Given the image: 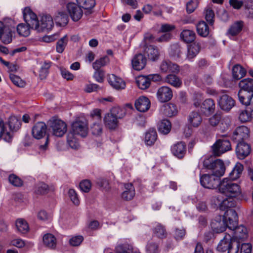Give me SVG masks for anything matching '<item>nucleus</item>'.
Masks as SVG:
<instances>
[{
	"instance_id": "1",
	"label": "nucleus",
	"mask_w": 253,
	"mask_h": 253,
	"mask_svg": "<svg viewBox=\"0 0 253 253\" xmlns=\"http://www.w3.org/2000/svg\"><path fill=\"white\" fill-rule=\"evenodd\" d=\"M240 90L238 95L242 104H248L253 97V79H244L239 83Z\"/></svg>"
},
{
	"instance_id": "2",
	"label": "nucleus",
	"mask_w": 253,
	"mask_h": 253,
	"mask_svg": "<svg viewBox=\"0 0 253 253\" xmlns=\"http://www.w3.org/2000/svg\"><path fill=\"white\" fill-rule=\"evenodd\" d=\"M219 191L230 198H235L242 193L240 186L228 178H224L220 181Z\"/></svg>"
},
{
	"instance_id": "3",
	"label": "nucleus",
	"mask_w": 253,
	"mask_h": 253,
	"mask_svg": "<svg viewBox=\"0 0 253 253\" xmlns=\"http://www.w3.org/2000/svg\"><path fill=\"white\" fill-rule=\"evenodd\" d=\"M49 123L50 129L53 135L62 137L67 132V125L61 120L53 118L49 121Z\"/></svg>"
},
{
	"instance_id": "4",
	"label": "nucleus",
	"mask_w": 253,
	"mask_h": 253,
	"mask_svg": "<svg viewBox=\"0 0 253 253\" xmlns=\"http://www.w3.org/2000/svg\"><path fill=\"white\" fill-rule=\"evenodd\" d=\"M200 183L205 188L214 189L219 187L220 184V178L213 174H204L200 177Z\"/></svg>"
},
{
	"instance_id": "5",
	"label": "nucleus",
	"mask_w": 253,
	"mask_h": 253,
	"mask_svg": "<svg viewBox=\"0 0 253 253\" xmlns=\"http://www.w3.org/2000/svg\"><path fill=\"white\" fill-rule=\"evenodd\" d=\"M212 149L214 155L219 157L222 154L231 150L232 146L229 140L222 138L218 139L213 145Z\"/></svg>"
},
{
	"instance_id": "6",
	"label": "nucleus",
	"mask_w": 253,
	"mask_h": 253,
	"mask_svg": "<svg viewBox=\"0 0 253 253\" xmlns=\"http://www.w3.org/2000/svg\"><path fill=\"white\" fill-rule=\"evenodd\" d=\"M54 23L52 17L49 15H44L42 16L40 22H38L37 28L38 32H48L53 28Z\"/></svg>"
},
{
	"instance_id": "7",
	"label": "nucleus",
	"mask_w": 253,
	"mask_h": 253,
	"mask_svg": "<svg viewBox=\"0 0 253 253\" xmlns=\"http://www.w3.org/2000/svg\"><path fill=\"white\" fill-rule=\"evenodd\" d=\"M24 21L31 29L36 30L38 25V20L36 14L29 7L24 8L23 11Z\"/></svg>"
},
{
	"instance_id": "8",
	"label": "nucleus",
	"mask_w": 253,
	"mask_h": 253,
	"mask_svg": "<svg viewBox=\"0 0 253 253\" xmlns=\"http://www.w3.org/2000/svg\"><path fill=\"white\" fill-rule=\"evenodd\" d=\"M87 124L85 120H78L74 122L72 125V133L85 137L87 134Z\"/></svg>"
},
{
	"instance_id": "9",
	"label": "nucleus",
	"mask_w": 253,
	"mask_h": 253,
	"mask_svg": "<svg viewBox=\"0 0 253 253\" xmlns=\"http://www.w3.org/2000/svg\"><path fill=\"white\" fill-rule=\"evenodd\" d=\"M232 230V236L231 238L232 240L239 241V243L242 242L248 237V232L247 228L243 225L237 226L232 229H229Z\"/></svg>"
},
{
	"instance_id": "10",
	"label": "nucleus",
	"mask_w": 253,
	"mask_h": 253,
	"mask_svg": "<svg viewBox=\"0 0 253 253\" xmlns=\"http://www.w3.org/2000/svg\"><path fill=\"white\" fill-rule=\"evenodd\" d=\"M67 9L71 19L75 22L78 21L83 15V10L78 4L69 3L67 5Z\"/></svg>"
},
{
	"instance_id": "11",
	"label": "nucleus",
	"mask_w": 253,
	"mask_h": 253,
	"mask_svg": "<svg viewBox=\"0 0 253 253\" xmlns=\"http://www.w3.org/2000/svg\"><path fill=\"white\" fill-rule=\"evenodd\" d=\"M225 221L228 223V228L232 229L238 224V217L236 211L232 209H227L223 216Z\"/></svg>"
},
{
	"instance_id": "12",
	"label": "nucleus",
	"mask_w": 253,
	"mask_h": 253,
	"mask_svg": "<svg viewBox=\"0 0 253 253\" xmlns=\"http://www.w3.org/2000/svg\"><path fill=\"white\" fill-rule=\"evenodd\" d=\"M211 225L212 229L218 233L222 232L228 228V223L221 215H217L212 220Z\"/></svg>"
},
{
	"instance_id": "13",
	"label": "nucleus",
	"mask_w": 253,
	"mask_h": 253,
	"mask_svg": "<svg viewBox=\"0 0 253 253\" xmlns=\"http://www.w3.org/2000/svg\"><path fill=\"white\" fill-rule=\"evenodd\" d=\"M218 103L222 110L229 111L235 105V101L228 95L223 93L219 96Z\"/></svg>"
},
{
	"instance_id": "14",
	"label": "nucleus",
	"mask_w": 253,
	"mask_h": 253,
	"mask_svg": "<svg viewBox=\"0 0 253 253\" xmlns=\"http://www.w3.org/2000/svg\"><path fill=\"white\" fill-rule=\"evenodd\" d=\"M172 91L168 86H163L160 87L157 92V97L161 102H166L169 101L172 97Z\"/></svg>"
},
{
	"instance_id": "15",
	"label": "nucleus",
	"mask_w": 253,
	"mask_h": 253,
	"mask_svg": "<svg viewBox=\"0 0 253 253\" xmlns=\"http://www.w3.org/2000/svg\"><path fill=\"white\" fill-rule=\"evenodd\" d=\"M249 130L245 126H242L238 127L232 134V139L237 142H243L244 139L249 137Z\"/></svg>"
},
{
	"instance_id": "16",
	"label": "nucleus",
	"mask_w": 253,
	"mask_h": 253,
	"mask_svg": "<svg viewBox=\"0 0 253 253\" xmlns=\"http://www.w3.org/2000/svg\"><path fill=\"white\" fill-rule=\"evenodd\" d=\"M251 151L250 145L245 142H240L236 146V153L239 159H245L250 154Z\"/></svg>"
},
{
	"instance_id": "17",
	"label": "nucleus",
	"mask_w": 253,
	"mask_h": 253,
	"mask_svg": "<svg viewBox=\"0 0 253 253\" xmlns=\"http://www.w3.org/2000/svg\"><path fill=\"white\" fill-rule=\"evenodd\" d=\"M147 59L142 53H138L134 55L131 60L132 68L137 71L144 69L146 65Z\"/></svg>"
},
{
	"instance_id": "18",
	"label": "nucleus",
	"mask_w": 253,
	"mask_h": 253,
	"mask_svg": "<svg viewBox=\"0 0 253 253\" xmlns=\"http://www.w3.org/2000/svg\"><path fill=\"white\" fill-rule=\"evenodd\" d=\"M12 34L10 28L0 22V40L4 44L9 43L12 41Z\"/></svg>"
},
{
	"instance_id": "19",
	"label": "nucleus",
	"mask_w": 253,
	"mask_h": 253,
	"mask_svg": "<svg viewBox=\"0 0 253 253\" xmlns=\"http://www.w3.org/2000/svg\"><path fill=\"white\" fill-rule=\"evenodd\" d=\"M108 81L110 85L117 90L124 89L126 86L125 81H123L122 79L114 74H111L108 76Z\"/></svg>"
},
{
	"instance_id": "20",
	"label": "nucleus",
	"mask_w": 253,
	"mask_h": 253,
	"mask_svg": "<svg viewBox=\"0 0 253 253\" xmlns=\"http://www.w3.org/2000/svg\"><path fill=\"white\" fill-rule=\"evenodd\" d=\"M46 129L47 126L45 123L40 122L33 127L32 133L34 138L39 139L45 135Z\"/></svg>"
},
{
	"instance_id": "21",
	"label": "nucleus",
	"mask_w": 253,
	"mask_h": 253,
	"mask_svg": "<svg viewBox=\"0 0 253 253\" xmlns=\"http://www.w3.org/2000/svg\"><path fill=\"white\" fill-rule=\"evenodd\" d=\"M150 104V101L147 97L140 96L135 101V107L139 112H145L149 110Z\"/></svg>"
},
{
	"instance_id": "22",
	"label": "nucleus",
	"mask_w": 253,
	"mask_h": 253,
	"mask_svg": "<svg viewBox=\"0 0 253 253\" xmlns=\"http://www.w3.org/2000/svg\"><path fill=\"white\" fill-rule=\"evenodd\" d=\"M144 53L147 55L148 59L152 61H156L159 58V50L156 46L146 45L144 48Z\"/></svg>"
},
{
	"instance_id": "23",
	"label": "nucleus",
	"mask_w": 253,
	"mask_h": 253,
	"mask_svg": "<svg viewBox=\"0 0 253 253\" xmlns=\"http://www.w3.org/2000/svg\"><path fill=\"white\" fill-rule=\"evenodd\" d=\"M172 153L179 159L184 157L186 152V144L183 142H179L174 144L171 148Z\"/></svg>"
},
{
	"instance_id": "24",
	"label": "nucleus",
	"mask_w": 253,
	"mask_h": 253,
	"mask_svg": "<svg viewBox=\"0 0 253 253\" xmlns=\"http://www.w3.org/2000/svg\"><path fill=\"white\" fill-rule=\"evenodd\" d=\"M215 108L214 101L211 99L205 100L201 106V111L207 116L213 114L214 112Z\"/></svg>"
},
{
	"instance_id": "25",
	"label": "nucleus",
	"mask_w": 253,
	"mask_h": 253,
	"mask_svg": "<svg viewBox=\"0 0 253 253\" xmlns=\"http://www.w3.org/2000/svg\"><path fill=\"white\" fill-rule=\"evenodd\" d=\"M212 170V174L218 176L219 178L223 175L225 171V167L223 162L220 159L214 160Z\"/></svg>"
},
{
	"instance_id": "26",
	"label": "nucleus",
	"mask_w": 253,
	"mask_h": 253,
	"mask_svg": "<svg viewBox=\"0 0 253 253\" xmlns=\"http://www.w3.org/2000/svg\"><path fill=\"white\" fill-rule=\"evenodd\" d=\"M160 70L164 73L170 72L177 73L179 71V67L177 64L172 63L169 60H163L160 65Z\"/></svg>"
},
{
	"instance_id": "27",
	"label": "nucleus",
	"mask_w": 253,
	"mask_h": 253,
	"mask_svg": "<svg viewBox=\"0 0 253 253\" xmlns=\"http://www.w3.org/2000/svg\"><path fill=\"white\" fill-rule=\"evenodd\" d=\"M233 242L231 235L229 234L226 235L218 243L216 248L217 251L223 253L227 252Z\"/></svg>"
},
{
	"instance_id": "28",
	"label": "nucleus",
	"mask_w": 253,
	"mask_h": 253,
	"mask_svg": "<svg viewBox=\"0 0 253 253\" xmlns=\"http://www.w3.org/2000/svg\"><path fill=\"white\" fill-rule=\"evenodd\" d=\"M44 245L51 249H54L56 248L57 240L55 237L50 233L45 234L42 238Z\"/></svg>"
},
{
	"instance_id": "29",
	"label": "nucleus",
	"mask_w": 253,
	"mask_h": 253,
	"mask_svg": "<svg viewBox=\"0 0 253 253\" xmlns=\"http://www.w3.org/2000/svg\"><path fill=\"white\" fill-rule=\"evenodd\" d=\"M162 110L165 116L169 117L176 115L178 112L176 106L171 103L164 105Z\"/></svg>"
},
{
	"instance_id": "30",
	"label": "nucleus",
	"mask_w": 253,
	"mask_h": 253,
	"mask_svg": "<svg viewBox=\"0 0 253 253\" xmlns=\"http://www.w3.org/2000/svg\"><path fill=\"white\" fill-rule=\"evenodd\" d=\"M243 169L244 167L242 164L240 163H236L232 171L229 173L228 179L231 180L237 179L241 175Z\"/></svg>"
},
{
	"instance_id": "31",
	"label": "nucleus",
	"mask_w": 253,
	"mask_h": 253,
	"mask_svg": "<svg viewBox=\"0 0 253 253\" xmlns=\"http://www.w3.org/2000/svg\"><path fill=\"white\" fill-rule=\"evenodd\" d=\"M125 190L122 194V197L126 201L131 200L135 195V190L131 183L126 184L125 186Z\"/></svg>"
},
{
	"instance_id": "32",
	"label": "nucleus",
	"mask_w": 253,
	"mask_h": 253,
	"mask_svg": "<svg viewBox=\"0 0 253 253\" xmlns=\"http://www.w3.org/2000/svg\"><path fill=\"white\" fill-rule=\"evenodd\" d=\"M157 139V133L156 130L151 128L145 133V143L147 145L152 146Z\"/></svg>"
},
{
	"instance_id": "33",
	"label": "nucleus",
	"mask_w": 253,
	"mask_h": 253,
	"mask_svg": "<svg viewBox=\"0 0 253 253\" xmlns=\"http://www.w3.org/2000/svg\"><path fill=\"white\" fill-rule=\"evenodd\" d=\"M202 121V117L197 112L193 111L189 115L188 122L193 127H198L201 124Z\"/></svg>"
},
{
	"instance_id": "34",
	"label": "nucleus",
	"mask_w": 253,
	"mask_h": 253,
	"mask_svg": "<svg viewBox=\"0 0 253 253\" xmlns=\"http://www.w3.org/2000/svg\"><path fill=\"white\" fill-rule=\"evenodd\" d=\"M246 74V70L241 65L237 64L232 69V76L234 80H239L243 78Z\"/></svg>"
},
{
	"instance_id": "35",
	"label": "nucleus",
	"mask_w": 253,
	"mask_h": 253,
	"mask_svg": "<svg viewBox=\"0 0 253 253\" xmlns=\"http://www.w3.org/2000/svg\"><path fill=\"white\" fill-rule=\"evenodd\" d=\"M244 23L242 21H238L233 23L228 29L227 34L231 36L238 35L242 30Z\"/></svg>"
},
{
	"instance_id": "36",
	"label": "nucleus",
	"mask_w": 253,
	"mask_h": 253,
	"mask_svg": "<svg viewBox=\"0 0 253 253\" xmlns=\"http://www.w3.org/2000/svg\"><path fill=\"white\" fill-rule=\"evenodd\" d=\"M105 126L110 129H115L118 126V120L107 113L104 118Z\"/></svg>"
},
{
	"instance_id": "37",
	"label": "nucleus",
	"mask_w": 253,
	"mask_h": 253,
	"mask_svg": "<svg viewBox=\"0 0 253 253\" xmlns=\"http://www.w3.org/2000/svg\"><path fill=\"white\" fill-rule=\"evenodd\" d=\"M171 123L167 119L162 120L158 124V128L159 131L163 134H167L171 129Z\"/></svg>"
},
{
	"instance_id": "38",
	"label": "nucleus",
	"mask_w": 253,
	"mask_h": 253,
	"mask_svg": "<svg viewBox=\"0 0 253 253\" xmlns=\"http://www.w3.org/2000/svg\"><path fill=\"white\" fill-rule=\"evenodd\" d=\"M181 38L185 42H192L195 39V33L194 31L189 30H184L180 34Z\"/></svg>"
},
{
	"instance_id": "39",
	"label": "nucleus",
	"mask_w": 253,
	"mask_h": 253,
	"mask_svg": "<svg viewBox=\"0 0 253 253\" xmlns=\"http://www.w3.org/2000/svg\"><path fill=\"white\" fill-rule=\"evenodd\" d=\"M3 139L6 142H10L12 139V136L10 132L7 131L4 126L3 120L0 119V139Z\"/></svg>"
},
{
	"instance_id": "40",
	"label": "nucleus",
	"mask_w": 253,
	"mask_h": 253,
	"mask_svg": "<svg viewBox=\"0 0 253 253\" xmlns=\"http://www.w3.org/2000/svg\"><path fill=\"white\" fill-rule=\"evenodd\" d=\"M165 82L175 87H179L182 84V82L176 75H168L166 79Z\"/></svg>"
},
{
	"instance_id": "41",
	"label": "nucleus",
	"mask_w": 253,
	"mask_h": 253,
	"mask_svg": "<svg viewBox=\"0 0 253 253\" xmlns=\"http://www.w3.org/2000/svg\"><path fill=\"white\" fill-rule=\"evenodd\" d=\"M196 28L198 34L201 36L206 37L209 35V26L205 22H200L197 25Z\"/></svg>"
},
{
	"instance_id": "42",
	"label": "nucleus",
	"mask_w": 253,
	"mask_h": 253,
	"mask_svg": "<svg viewBox=\"0 0 253 253\" xmlns=\"http://www.w3.org/2000/svg\"><path fill=\"white\" fill-rule=\"evenodd\" d=\"M200 50V47L197 44H192L188 46L187 58L190 60L194 58Z\"/></svg>"
},
{
	"instance_id": "43",
	"label": "nucleus",
	"mask_w": 253,
	"mask_h": 253,
	"mask_svg": "<svg viewBox=\"0 0 253 253\" xmlns=\"http://www.w3.org/2000/svg\"><path fill=\"white\" fill-rule=\"evenodd\" d=\"M16 227L18 231L22 234L26 233L29 231V226L27 222L22 219H18L16 220Z\"/></svg>"
},
{
	"instance_id": "44",
	"label": "nucleus",
	"mask_w": 253,
	"mask_h": 253,
	"mask_svg": "<svg viewBox=\"0 0 253 253\" xmlns=\"http://www.w3.org/2000/svg\"><path fill=\"white\" fill-rule=\"evenodd\" d=\"M8 125L11 130L16 131L21 126V121L15 116H10L8 120Z\"/></svg>"
},
{
	"instance_id": "45",
	"label": "nucleus",
	"mask_w": 253,
	"mask_h": 253,
	"mask_svg": "<svg viewBox=\"0 0 253 253\" xmlns=\"http://www.w3.org/2000/svg\"><path fill=\"white\" fill-rule=\"evenodd\" d=\"M136 82L137 86L141 89H145L149 87L150 85L149 79L145 76L138 77Z\"/></svg>"
},
{
	"instance_id": "46",
	"label": "nucleus",
	"mask_w": 253,
	"mask_h": 253,
	"mask_svg": "<svg viewBox=\"0 0 253 253\" xmlns=\"http://www.w3.org/2000/svg\"><path fill=\"white\" fill-rule=\"evenodd\" d=\"M67 139V143L71 148L78 149L80 147L79 143L73 133L70 132L68 134Z\"/></svg>"
},
{
	"instance_id": "47",
	"label": "nucleus",
	"mask_w": 253,
	"mask_h": 253,
	"mask_svg": "<svg viewBox=\"0 0 253 253\" xmlns=\"http://www.w3.org/2000/svg\"><path fill=\"white\" fill-rule=\"evenodd\" d=\"M31 28L23 23L19 24L17 26V31L18 34L23 37H27L30 35Z\"/></svg>"
},
{
	"instance_id": "48",
	"label": "nucleus",
	"mask_w": 253,
	"mask_h": 253,
	"mask_svg": "<svg viewBox=\"0 0 253 253\" xmlns=\"http://www.w3.org/2000/svg\"><path fill=\"white\" fill-rule=\"evenodd\" d=\"M55 20L60 26L66 25L68 22V16L65 12H59L55 16Z\"/></svg>"
},
{
	"instance_id": "49",
	"label": "nucleus",
	"mask_w": 253,
	"mask_h": 253,
	"mask_svg": "<svg viewBox=\"0 0 253 253\" xmlns=\"http://www.w3.org/2000/svg\"><path fill=\"white\" fill-rule=\"evenodd\" d=\"M109 58L108 56H105L96 60L93 64V68L94 70L100 69L103 66L106 65L109 62Z\"/></svg>"
},
{
	"instance_id": "50",
	"label": "nucleus",
	"mask_w": 253,
	"mask_h": 253,
	"mask_svg": "<svg viewBox=\"0 0 253 253\" xmlns=\"http://www.w3.org/2000/svg\"><path fill=\"white\" fill-rule=\"evenodd\" d=\"M78 4L85 9H91L95 5V0H76Z\"/></svg>"
},
{
	"instance_id": "51",
	"label": "nucleus",
	"mask_w": 253,
	"mask_h": 253,
	"mask_svg": "<svg viewBox=\"0 0 253 253\" xmlns=\"http://www.w3.org/2000/svg\"><path fill=\"white\" fill-rule=\"evenodd\" d=\"M68 41V37L65 35L57 42L56 43V51L57 52L61 53L63 52Z\"/></svg>"
},
{
	"instance_id": "52",
	"label": "nucleus",
	"mask_w": 253,
	"mask_h": 253,
	"mask_svg": "<svg viewBox=\"0 0 253 253\" xmlns=\"http://www.w3.org/2000/svg\"><path fill=\"white\" fill-rule=\"evenodd\" d=\"M154 234L160 238H165L167 236V232L164 227L161 224H158L154 229Z\"/></svg>"
},
{
	"instance_id": "53",
	"label": "nucleus",
	"mask_w": 253,
	"mask_h": 253,
	"mask_svg": "<svg viewBox=\"0 0 253 253\" xmlns=\"http://www.w3.org/2000/svg\"><path fill=\"white\" fill-rule=\"evenodd\" d=\"M51 62H44L40 71V77L41 79H45L48 74V69L51 66Z\"/></svg>"
},
{
	"instance_id": "54",
	"label": "nucleus",
	"mask_w": 253,
	"mask_h": 253,
	"mask_svg": "<svg viewBox=\"0 0 253 253\" xmlns=\"http://www.w3.org/2000/svg\"><path fill=\"white\" fill-rule=\"evenodd\" d=\"M234 203L232 199L223 198L220 205L219 209L221 211H226L227 209L234 207Z\"/></svg>"
},
{
	"instance_id": "55",
	"label": "nucleus",
	"mask_w": 253,
	"mask_h": 253,
	"mask_svg": "<svg viewBox=\"0 0 253 253\" xmlns=\"http://www.w3.org/2000/svg\"><path fill=\"white\" fill-rule=\"evenodd\" d=\"M181 51L180 46L177 44H174L170 46L169 54L174 58L180 57Z\"/></svg>"
},
{
	"instance_id": "56",
	"label": "nucleus",
	"mask_w": 253,
	"mask_h": 253,
	"mask_svg": "<svg viewBox=\"0 0 253 253\" xmlns=\"http://www.w3.org/2000/svg\"><path fill=\"white\" fill-rule=\"evenodd\" d=\"M8 180L10 184L16 187H20L23 185L22 179L14 174L9 175Z\"/></svg>"
},
{
	"instance_id": "57",
	"label": "nucleus",
	"mask_w": 253,
	"mask_h": 253,
	"mask_svg": "<svg viewBox=\"0 0 253 253\" xmlns=\"http://www.w3.org/2000/svg\"><path fill=\"white\" fill-rule=\"evenodd\" d=\"M108 113L117 120L123 118L125 115L124 111L119 107L113 108Z\"/></svg>"
},
{
	"instance_id": "58",
	"label": "nucleus",
	"mask_w": 253,
	"mask_h": 253,
	"mask_svg": "<svg viewBox=\"0 0 253 253\" xmlns=\"http://www.w3.org/2000/svg\"><path fill=\"white\" fill-rule=\"evenodd\" d=\"M146 249L148 253H158L159 252L158 244L153 242H148Z\"/></svg>"
},
{
	"instance_id": "59",
	"label": "nucleus",
	"mask_w": 253,
	"mask_h": 253,
	"mask_svg": "<svg viewBox=\"0 0 253 253\" xmlns=\"http://www.w3.org/2000/svg\"><path fill=\"white\" fill-rule=\"evenodd\" d=\"M253 118L249 111L247 110L246 108V110L242 111L239 115V119L240 121L243 123L250 121Z\"/></svg>"
},
{
	"instance_id": "60",
	"label": "nucleus",
	"mask_w": 253,
	"mask_h": 253,
	"mask_svg": "<svg viewBox=\"0 0 253 253\" xmlns=\"http://www.w3.org/2000/svg\"><path fill=\"white\" fill-rule=\"evenodd\" d=\"M205 18L207 22L210 24L212 25L214 22V13L210 8H208L205 10Z\"/></svg>"
},
{
	"instance_id": "61",
	"label": "nucleus",
	"mask_w": 253,
	"mask_h": 253,
	"mask_svg": "<svg viewBox=\"0 0 253 253\" xmlns=\"http://www.w3.org/2000/svg\"><path fill=\"white\" fill-rule=\"evenodd\" d=\"M96 183L102 190L107 191L110 189L109 183L106 179L102 178H98L97 180Z\"/></svg>"
},
{
	"instance_id": "62",
	"label": "nucleus",
	"mask_w": 253,
	"mask_h": 253,
	"mask_svg": "<svg viewBox=\"0 0 253 253\" xmlns=\"http://www.w3.org/2000/svg\"><path fill=\"white\" fill-rule=\"evenodd\" d=\"M48 191V186L43 182L40 183L37 185L36 192L38 194H44Z\"/></svg>"
},
{
	"instance_id": "63",
	"label": "nucleus",
	"mask_w": 253,
	"mask_h": 253,
	"mask_svg": "<svg viewBox=\"0 0 253 253\" xmlns=\"http://www.w3.org/2000/svg\"><path fill=\"white\" fill-rule=\"evenodd\" d=\"M91 187V182L88 180H83L80 183V188L81 190L84 192H88Z\"/></svg>"
},
{
	"instance_id": "64",
	"label": "nucleus",
	"mask_w": 253,
	"mask_h": 253,
	"mask_svg": "<svg viewBox=\"0 0 253 253\" xmlns=\"http://www.w3.org/2000/svg\"><path fill=\"white\" fill-rule=\"evenodd\" d=\"M240 250V243L239 241H234L227 251V253H238Z\"/></svg>"
}]
</instances>
